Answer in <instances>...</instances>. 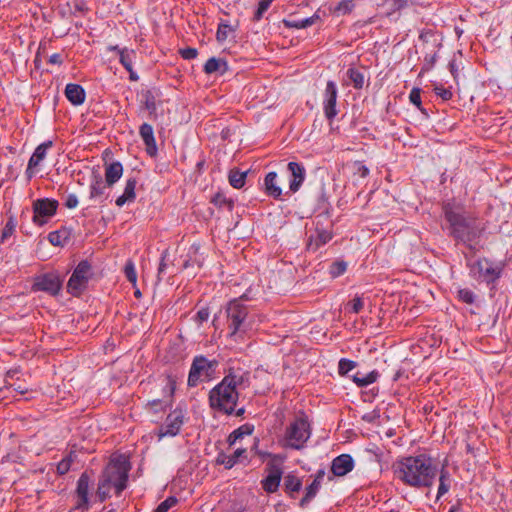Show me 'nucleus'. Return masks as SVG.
<instances>
[{"instance_id":"obj_38","label":"nucleus","mask_w":512,"mask_h":512,"mask_svg":"<svg viewBox=\"0 0 512 512\" xmlns=\"http://www.w3.org/2000/svg\"><path fill=\"white\" fill-rule=\"evenodd\" d=\"M135 57L136 52L133 49L123 48V50H119V61L126 70L133 68Z\"/></svg>"},{"instance_id":"obj_27","label":"nucleus","mask_w":512,"mask_h":512,"mask_svg":"<svg viewBox=\"0 0 512 512\" xmlns=\"http://www.w3.org/2000/svg\"><path fill=\"white\" fill-rule=\"evenodd\" d=\"M142 103L144 108L149 112L150 115H156L157 97L160 96V92L157 89H148L142 92Z\"/></svg>"},{"instance_id":"obj_32","label":"nucleus","mask_w":512,"mask_h":512,"mask_svg":"<svg viewBox=\"0 0 512 512\" xmlns=\"http://www.w3.org/2000/svg\"><path fill=\"white\" fill-rule=\"evenodd\" d=\"M253 431L254 426L252 424L245 423L229 434L227 443L229 446H233L237 440L243 438L244 435H251Z\"/></svg>"},{"instance_id":"obj_56","label":"nucleus","mask_w":512,"mask_h":512,"mask_svg":"<svg viewBox=\"0 0 512 512\" xmlns=\"http://www.w3.org/2000/svg\"><path fill=\"white\" fill-rule=\"evenodd\" d=\"M231 30L232 29H231L229 24L221 22L218 25V29H217V33H216L217 40L220 41V42L225 41L227 39V37H228V33Z\"/></svg>"},{"instance_id":"obj_58","label":"nucleus","mask_w":512,"mask_h":512,"mask_svg":"<svg viewBox=\"0 0 512 512\" xmlns=\"http://www.w3.org/2000/svg\"><path fill=\"white\" fill-rule=\"evenodd\" d=\"M210 310L208 307H202L195 315L194 321L198 326H201L204 322L209 319Z\"/></svg>"},{"instance_id":"obj_7","label":"nucleus","mask_w":512,"mask_h":512,"mask_svg":"<svg viewBox=\"0 0 512 512\" xmlns=\"http://www.w3.org/2000/svg\"><path fill=\"white\" fill-rule=\"evenodd\" d=\"M311 428L307 416L301 412L296 419L286 428L285 439L287 447L299 450L310 438Z\"/></svg>"},{"instance_id":"obj_63","label":"nucleus","mask_w":512,"mask_h":512,"mask_svg":"<svg viewBox=\"0 0 512 512\" xmlns=\"http://www.w3.org/2000/svg\"><path fill=\"white\" fill-rule=\"evenodd\" d=\"M479 241L480 239H473L470 242H460L459 244H463L469 250L471 255H476L480 250L478 247Z\"/></svg>"},{"instance_id":"obj_31","label":"nucleus","mask_w":512,"mask_h":512,"mask_svg":"<svg viewBox=\"0 0 512 512\" xmlns=\"http://www.w3.org/2000/svg\"><path fill=\"white\" fill-rule=\"evenodd\" d=\"M71 232L67 228L52 231L48 234V240L53 246H64L70 239Z\"/></svg>"},{"instance_id":"obj_44","label":"nucleus","mask_w":512,"mask_h":512,"mask_svg":"<svg viewBox=\"0 0 512 512\" xmlns=\"http://www.w3.org/2000/svg\"><path fill=\"white\" fill-rule=\"evenodd\" d=\"M199 249H200V246L198 244L191 245V247L189 249V253H188L189 259L184 261V264H183L184 268H188L189 266L194 265V264H197L198 267L202 266L203 259H196V258L192 259V256L197 255V253L199 252Z\"/></svg>"},{"instance_id":"obj_11","label":"nucleus","mask_w":512,"mask_h":512,"mask_svg":"<svg viewBox=\"0 0 512 512\" xmlns=\"http://www.w3.org/2000/svg\"><path fill=\"white\" fill-rule=\"evenodd\" d=\"M59 202L51 198H40L33 201V218L35 225L43 226L53 217L58 209Z\"/></svg>"},{"instance_id":"obj_46","label":"nucleus","mask_w":512,"mask_h":512,"mask_svg":"<svg viewBox=\"0 0 512 512\" xmlns=\"http://www.w3.org/2000/svg\"><path fill=\"white\" fill-rule=\"evenodd\" d=\"M356 367V362L346 358L340 359L338 363V373L341 376L347 375L352 369Z\"/></svg>"},{"instance_id":"obj_1","label":"nucleus","mask_w":512,"mask_h":512,"mask_svg":"<svg viewBox=\"0 0 512 512\" xmlns=\"http://www.w3.org/2000/svg\"><path fill=\"white\" fill-rule=\"evenodd\" d=\"M442 214L445 220L443 230L452 238L456 244L470 242L473 239H480L486 230V226L479 217L465 210L461 203L454 200L443 201L441 204Z\"/></svg>"},{"instance_id":"obj_36","label":"nucleus","mask_w":512,"mask_h":512,"mask_svg":"<svg viewBox=\"0 0 512 512\" xmlns=\"http://www.w3.org/2000/svg\"><path fill=\"white\" fill-rule=\"evenodd\" d=\"M321 487V484L318 483V480H313V482L306 487L305 494L299 501V506L301 508H305L312 499L317 495L319 489Z\"/></svg>"},{"instance_id":"obj_4","label":"nucleus","mask_w":512,"mask_h":512,"mask_svg":"<svg viewBox=\"0 0 512 512\" xmlns=\"http://www.w3.org/2000/svg\"><path fill=\"white\" fill-rule=\"evenodd\" d=\"M131 468L128 457L120 454L112 458L103 470L101 475L105 477V481L111 482L117 496L126 489Z\"/></svg>"},{"instance_id":"obj_12","label":"nucleus","mask_w":512,"mask_h":512,"mask_svg":"<svg viewBox=\"0 0 512 512\" xmlns=\"http://www.w3.org/2000/svg\"><path fill=\"white\" fill-rule=\"evenodd\" d=\"M166 385L163 388V398L147 402L146 409L153 413H163L172 405L173 396L176 390V379L171 374L165 376Z\"/></svg>"},{"instance_id":"obj_47","label":"nucleus","mask_w":512,"mask_h":512,"mask_svg":"<svg viewBox=\"0 0 512 512\" xmlns=\"http://www.w3.org/2000/svg\"><path fill=\"white\" fill-rule=\"evenodd\" d=\"M137 181L135 178H129L126 182L123 195L129 199V202H133L136 198L135 188Z\"/></svg>"},{"instance_id":"obj_22","label":"nucleus","mask_w":512,"mask_h":512,"mask_svg":"<svg viewBox=\"0 0 512 512\" xmlns=\"http://www.w3.org/2000/svg\"><path fill=\"white\" fill-rule=\"evenodd\" d=\"M303 482L302 479L294 473H288L284 477L283 489L284 492L292 499L296 498V494L300 492Z\"/></svg>"},{"instance_id":"obj_9","label":"nucleus","mask_w":512,"mask_h":512,"mask_svg":"<svg viewBox=\"0 0 512 512\" xmlns=\"http://www.w3.org/2000/svg\"><path fill=\"white\" fill-rule=\"evenodd\" d=\"M92 275L91 264L87 260L80 261L68 280L67 292L75 297L80 296L87 288Z\"/></svg>"},{"instance_id":"obj_54","label":"nucleus","mask_w":512,"mask_h":512,"mask_svg":"<svg viewBox=\"0 0 512 512\" xmlns=\"http://www.w3.org/2000/svg\"><path fill=\"white\" fill-rule=\"evenodd\" d=\"M409 100L412 104H414L421 112H424V109L422 108V102H421V89L414 87L409 95Z\"/></svg>"},{"instance_id":"obj_30","label":"nucleus","mask_w":512,"mask_h":512,"mask_svg":"<svg viewBox=\"0 0 512 512\" xmlns=\"http://www.w3.org/2000/svg\"><path fill=\"white\" fill-rule=\"evenodd\" d=\"M451 474L449 471L443 466L439 472V486L438 492L436 496V500H439L442 496H444L451 487Z\"/></svg>"},{"instance_id":"obj_40","label":"nucleus","mask_w":512,"mask_h":512,"mask_svg":"<svg viewBox=\"0 0 512 512\" xmlns=\"http://www.w3.org/2000/svg\"><path fill=\"white\" fill-rule=\"evenodd\" d=\"M211 203H213L216 207L222 209L226 208L228 211H232L234 208V201L230 198H227L223 193L217 192L211 199Z\"/></svg>"},{"instance_id":"obj_45","label":"nucleus","mask_w":512,"mask_h":512,"mask_svg":"<svg viewBox=\"0 0 512 512\" xmlns=\"http://www.w3.org/2000/svg\"><path fill=\"white\" fill-rule=\"evenodd\" d=\"M124 274L127 280L136 286L137 282V273L135 269V265L132 260H128L124 266Z\"/></svg>"},{"instance_id":"obj_37","label":"nucleus","mask_w":512,"mask_h":512,"mask_svg":"<svg viewBox=\"0 0 512 512\" xmlns=\"http://www.w3.org/2000/svg\"><path fill=\"white\" fill-rule=\"evenodd\" d=\"M112 487L113 485L111 482L105 481V477L101 475L96 490V498L100 503L105 502L110 497V491Z\"/></svg>"},{"instance_id":"obj_24","label":"nucleus","mask_w":512,"mask_h":512,"mask_svg":"<svg viewBox=\"0 0 512 512\" xmlns=\"http://www.w3.org/2000/svg\"><path fill=\"white\" fill-rule=\"evenodd\" d=\"M123 174V166L119 161L112 162L105 167V181L108 186L114 185Z\"/></svg>"},{"instance_id":"obj_49","label":"nucleus","mask_w":512,"mask_h":512,"mask_svg":"<svg viewBox=\"0 0 512 512\" xmlns=\"http://www.w3.org/2000/svg\"><path fill=\"white\" fill-rule=\"evenodd\" d=\"M283 23L285 27L295 29H303L312 25V21H309L308 18L298 20H284Z\"/></svg>"},{"instance_id":"obj_42","label":"nucleus","mask_w":512,"mask_h":512,"mask_svg":"<svg viewBox=\"0 0 512 512\" xmlns=\"http://www.w3.org/2000/svg\"><path fill=\"white\" fill-rule=\"evenodd\" d=\"M105 188L102 177L100 175L95 176L90 185V198L93 199L103 195Z\"/></svg>"},{"instance_id":"obj_21","label":"nucleus","mask_w":512,"mask_h":512,"mask_svg":"<svg viewBox=\"0 0 512 512\" xmlns=\"http://www.w3.org/2000/svg\"><path fill=\"white\" fill-rule=\"evenodd\" d=\"M332 237L333 234L330 230L319 228L317 226L315 232L308 238L307 249L316 252L321 246L327 244Z\"/></svg>"},{"instance_id":"obj_33","label":"nucleus","mask_w":512,"mask_h":512,"mask_svg":"<svg viewBox=\"0 0 512 512\" xmlns=\"http://www.w3.org/2000/svg\"><path fill=\"white\" fill-rule=\"evenodd\" d=\"M356 6V0H342L336 6L330 7L329 11L331 14L336 16L350 14Z\"/></svg>"},{"instance_id":"obj_10","label":"nucleus","mask_w":512,"mask_h":512,"mask_svg":"<svg viewBox=\"0 0 512 512\" xmlns=\"http://www.w3.org/2000/svg\"><path fill=\"white\" fill-rule=\"evenodd\" d=\"M64 277L58 271H50L34 278L32 291L46 292L51 296H57L63 286Z\"/></svg>"},{"instance_id":"obj_41","label":"nucleus","mask_w":512,"mask_h":512,"mask_svg":"<svg viewBox=\"0 0 512 512\" xmlns=\"http://www.w3.org/2000/svg\"><path fill=\"white\" fill-rule=\"evenodd\" d=\"M347 76L348 78L350 79V81L352 82L353 84V87L357 90L359 89H362L363 86H364V74L354 68V67H350L348 70H347Z\"/></svg>"},{"instance_id":"obj_43","label":"nucleus","mask_w":512,"mask_h":512,"mask_svg":"<svg viewBox=\"0 0 512 512\" xmlns=\"http://www.w3.org/2000/svg\"><path fill=\"white\" fill-rule=\"evenodd\" d=\"M384 1H385V4L390 7L389 14L400 11L402 9H405L413 4V0H384Z\"/></svg>"},{"instance_id":"obj_6","label":"nucleus","mask_w":512,"mask_h":512,"mask_svg":"<svg viewBox=\"0 0 512 512\" xmlns=\"http://www.w3.org/2000/svg\"><path fill=\"white\" fill-rule=\"evenodd\" d=\"M470 269V274L478 281H483L487 285L494 284L498 279L501 278L504 263H495L489 258H479L473 263H467Z\"/></svg>"},{"instance_id":"obj_14","label":"nucleus","mask_w":512,"mask_h":512,"mask_svg":"<svg viewBox=\"0 0 512 512\" xmlns=\"http://www.w3.org/2000/svg\"><path fill=\"white\" fill-rule=\"evenodd\" d=\"M338 97L337 85L334 81H328L323 95V111L326 119L331 123L338 114L336 102Z\"/></svg>"},{"instance_id":"obj_20","label":"nucleus","mask_w":512,"mask_h":512,"mask_svg":"<svg viewBox=\"0 0 512 512\" xmlns=\"http://www.w3.org/2000/svg\"><path fill=\"white\" fill-rule=\"evenodd\" d=\"M354 468V460L349 454H341L333 459L331 471L335 476H345Z\"/></svg>"},{"instance_id":"obj_5","label":"nucleus","mask_w":512,"mask_h":512,"mask_svg":"<svg viewBox=\"0 0 512 512\" xmlns=\"http://www.w3.org/2000/svg\"><path fill=\"white\" fill-rule=\"evenodd\" d=\"M227 326L229 337L233 338L239 333H245L249 329L247 322L249 308L239 299L231 300L226 306Z\"/></svg>"},{"instance_id":"obj_19","label":"nucleus","mask_w":512,"mask_h":512,"mask_svg":"<svg viewBox=\"0 0 512 512\" xmlns=\"http://www.w3.org/2000/svg\"><path fill=\"white\" fill-rule=\"evenodd\" d=\"M139 134L145 144L146 153L154 158L158 154V148L154 137L153 127L148 123H143L139 128Z\"/></svg>"},{"instance_id":"obj_51","label":"nucleus","mask_w":512,"mask_h":512,"mask_svg":"<svg viewBox=\"0 0 512 512\" xmlns=\"http://www.w3.org/2000/svg\"><path fill=\"white\" fill-rule=\"evenodd\" d=\"M347 269V263L345 261H334L330 266V274L333 278H336L345 273Z\"/></svg>"},{"instance_id":"obj_18","label":"nucleus","mask_w":512,"mask_h":512,"mask_svg":"<svg viewBox=\"0 0 512 512\" xmlns=\"http://www.w3.org/2000/svg\"><path fill=\"white\" fill-rule=\"evenodd\" d=\"M287 167L291 173L292 179L290 180L289 191H287L285 195H289L290 192H297L305 180V168L302 164L289 162Z\"/></svg>"},{"instance_id":"obj_23","label":"nucleus","mask_w":512,"mask_h":512,"mask_svg":"<svg viewBox=\"0 0 512 512\" xmlns=\"http://www.w3.org/2000/svg\"><path fill=\"white\" fill-rule=\"evenodd\" d=\"M67 99L75 106L81 105L85 101V90L79 84L69 83L65 88Z\"/></svg>"},{"instance_id":"obj_15","label":"nucleus","mask_w":512,"mask_h":512,"mask_svg":"<svg viewBox=\"0 0 512 512\" xmlns=\"http://www.w3.org/2000/svg\"><path fill=\"white\" fill-rule=\"evenodd\" d=\"M184 423V414L181 409H175L168 414L165 424L159 429V437L176 436Z\"/></svg>"},{"instance_id":"obj_8","label":"nucleus","mask_w":512,"mask_h":512,"mask_svg":"<svg viewBox=\"0 0 512 512\" xmlns=\"http://www.w3.org/2000/svg\"><path fill=\"white\" fill-rule=\"evenodd\" d=\"M217 364L216 360L210 361L202 355L195 356L188 375V386L196 387L200 381L210 380Z\"/></svg>"},{"instance_id":"obj_60","label":"nucleus","mask_w":512,"mask_h":512,"mask_svg":"<svg viewBox=\"0 0 512 512\" xmlns=\"http://www.w3.org/2000/svg\"><path fill=\"white\" fill-rule=\"evenodd\" d=\"M180 56L185 60H191L197 57L198 51L193 47H186L179 50Z\"/></svg>"},{"instance_id":"obj_64","label":"nucleus","mask_w":512,"mask_h":512,"mask_svg":"<svg viewBox=\"0 0 512 512\" xmlns=\"http://www.w3.org/2000/svg\"><path fill=\"white\" fill-rule=\"evenodd\" d=\"M64 205L68 209H73V208L77 207V205H78V198H77V196L75 194H69L66 197Z\"/></svg>"},{"instance_id":"obj_61","label":"nucleus","mask_w":512,"mask_h":512,"mask_svg":"<svg viewBox=\"0 0 512 512\" xmlns=\"http://www.w3.org/2000/svg\"><path fill=\"white\" fill-rule=\"evenodd\" d=\"M434 92L437 96H439L442 100L448 101L452 98L453 94L450 89H446L443 86H435Z\"/></svg>"},{"instance_id":"obj_13","label":"nucleus","mask_w":512,"mask_h":512,"mask_svg":"<svg viewBox=\"0 0 512 512\" xmlns=\"http://www.w3.org/2000/svg\"><path fill=\"white\" fill-rule=\"evenodd\" d=\"M281 465L282 464H279L275 461H268L266 464L265 472L267 475L261 480V486L262 489L268 494H272L278 491L283 475Z\"/></svg>"},{"instance_id":"obj_2","label":"nucleus","mask_w":512,"mask_h":512,"mask_svg":"<svg viewBox=\"0 0 512 512\" xmlns=\"http://www.w3.org/2000/svg\"><path fill=\"white\" fill-rule=\"evenodd\" d=\"M393 469L396 478L414 488L431 487L438 472L427 454L404 457L393 465Z\"/></svg>"},{"instance_id":"obj_59","label":"nucleus","mask_w":512,"mask_h":512,"mask_svg":"<svg viewBox=\"0 0 512 512\" xmlns=\"http://www.w3.org/2000/svg\"><path fill=\"white\" fill-rule=\"evenodd\" d=\"M349 311L358 314L364 307L363 299L361 297H355L348 303Z\"/></svg>"},{"instance_id":"obj_48","label":"nucleus","mask_w":512,"mask_h":512,"mask_svg":"<svg viewBox=\"0 0 512 512\" xmlns=\"http://www.w3.org/2000/svg\"><path fill=\"white\" fill-rule=\"evenodd\" d=\"M436 61H437V53L426 54L424 57L423 66L419 73V77H421L424 73L430 71L433 68V66L435 65Z\"/></svg>"},{"instance_id":"obj_35","label":"nucleus","mask_w":512,"mask_h":512,"mask_svg":"<svg viewBox=\"0 0 512 512\" xmlns=\"http://www.w3.org/2000/svg\"><path fill=\"white\" fill-rule=\"evenodd\" d=\"M379 377V373L376 370H373L367 374H362L357 372L353 376V382L357 384L358 387H365L369 384L374 383Z\"/></svg>"},{"instance_id":"obj_16","label":"nucleus","mask_w":512,"mask_h":512,"mask_svg":"<svg viewBox=\"0 0 512 512\" xmlns=\"http://www.w3.org/2000/svg\"><path fill=\"white\" fill-rule=\"evenodd\" d=\"M89 484L90 477L87 472H83L77 481L76 487L77 509L88 510L89 508Z\"/></svg>"},{"instance_id":"obj_53","label":"nucleus","mask_w":512,"mask_h":512,"mask_svg":"<svg viewBox=\"0 0 512 512\" xmlns=\"http://www.w3.org/2000/svg\"><path fill=\"white\" fill-rule=\"evenodd\" d=\"M458 298L466 304H473L475 301V294L472 290L463 288L458 290Z\"/></svg>"},{"instance_id":"obj_55","label":"nucleus","mask_w":512,"mask_h":512,"mask_svg":"<svg viewBox=\"0 0 512 512\" xmlns=\"http://www.w3.org/2000/svg\"><path fill=\"white\" fill-rule=\"evenodd\" d=\"M71 464H72V457H71V455L63 458L57 464V473L59 475H65L70 470Z\"/></svg>"},{"instance_id":"obj_50","label":"nucleus","mask_w":512,"mask_h":512,"mask_svg":"<svg viewBox=\"0 0 512 512\" xmlns=\"http://www.w3.org/2000/svg\"><path fill=\"white\" fill-rule=\"evenodd\" d=\"M273 0H260L257 10L254 13L253 21L258 22L263 17V14L268 10Z\"/></svg>"},{"instance_id":"obj_29","label":"nucleus","mask_w":512,"mask_h":512,"mask_svg":"<svg viewBox=\"0 0 512 512\" xmlns=\"http://www.w3.org/2000/svg\"><path fill=\"white\" fill-rule=\"evenodd\" d=\"M248 375V372L240 373L230 368L222 381H227L230 386L237 390L238 387L243 386V384L248 381Z\"/></svg>"},{"instance_id":"obj_28","label":"nucleus","mask_w":512,"mask_h":512,"mask_svg":"<svg viewBox=\"0 0 512 512\" xmlns=\"http://www.w3.org/2000/svg\"><path fill=\"white\" fill-rule=\"evenodd\" d=\"M203 70L206 74L218 73L223 75L227 72L228 65L224 59L212 57L206 61Z\"/></svg>"},{"instance_id":"obj_52","label":"nucleus","mask_w":512,"mask_h":512,"mask_svg":"<svg viewBox=\"0 0 512 512\" xmlns=\"http://www.w3.org/2000/svg\"><path fill=\"white\" fill-rule=\"evenodd\" d=\"M178 503V499L175 496H169L162 501L153 512H168L170 508Z\"/></svg>"},{"instance_id":"obj_3","label":"nucleus","mask_w":512,"mask_h":512,"mask_svg":"<svg viewBox=\"0 0 512 512\" xmlns=\"http://www.w3.org/2000/svg\"><path fill=\"white\" fill-rule=\"evenodd\" d=\"M239 392L228 384L227 381H220L208 394L209 407L220 414L231 416L234 406L238 405Z\"/></svg>"},{"instance_id":"obj_39","label":"nucleus","mask_w":512,"mask_h":512,"mask_svg":"<svg viewBox=\"0 0 512 512\" xmlns=\"http://www.w3.org/2000/svg\"><path fill=\"white\" fill-rule=\"evenodd\" d=\"M17 220L13 215L8 217V220L2 229L0 236V243H5L16 231Z\"/></svg>"},{"instance_id":"obj_26","label":"nucleus","mask_w":512,"mask_h":512,"mask_svg":"<svg viewBox=\"0 0 512 512\" xmlns=\"http://www.w3.org/2000/svg\"><path fill=\"white\" fill-rule=\"evenodd\" d=\"M246 453V449L244 448H238L234 451L232 455H227L224 452H220L216 458V463L219 465H224L226 469H231L239 460L240 457H242Z\"/></svg>"},{"instance_id":"obj_57","label":"nucleus","mask_w":512,"mask_h":512,"mask_svg":"<svg viewBox=\"0 0 512 512\" xmlns=\"http://www.w3.org/2000/svg\"><path fill=\"white\" fill-rule=\"evenodd\" d=\"M257 455L260 457V459L262 461H265L266 458H270L269 461H275L279 464H282L285 460V457L280 454H272V453L266 452V451H258Z\"/></svg>"},{"instance_id":"obj_62","label":"nucleus","mask_w":512,"mask_h":512,"mask_svg":"<svg viewBox=\"0 0 512 512\" xmlns=\"http://www.w3.org/2000/svg\"><path fill=\"white\" fill-rule=\"evenodd\" d=\"M169 256L168 249L164 250L161 254V259L158 267V279L161 280V275L165 272L167 268V258Z\"/></svg>"},{"instance_id":"obj_17","label":"nucleus","mask_w":512,"mask_h":512,"mask_svg":"<svg viewBox=\"0 0 512 512\" xmlns=\"http://www.w3.org/2000/svg\"><path fill=\"white\" fill-rule=\"evenodd\" d=\"M52 146L53 142L51 140H48L36 147L34 153L28 161V166L26 169V175L28 179H31L34 176L33 169L36 168L40 164V162L45 159L47 150L50 149Z\"/></svg>"},{"instance_id":"obj_25","label":"nucleus","mask_w":512,"mask_h":512,"mask_svg":"<svg viewBox=\"0 0 512 512\" xmlns=\"http://www.w3.org/2000/svg\"><path fill=\"white\" fill-rule=\"evenodd\" d=\"M277 173L269 172L264 179L265 192L274 199H281L282 189L276 183Z\"/></svg>"},{"instance_id":"obj_34","label":"nucleus","mask_w":512,"mask_h":512,"mask_svg":"<svg viewBox=\"0 0 512 512\" xmlns=\"http://www.w3.org/2000/svg\"><path fill=\"white\" fill-rule=\"evenodd\" d=\"M247 177V171H240L238 168L230 170L228 179L230 185L235 189H240L245 185Z\"/></svg>"}]
</instances>
